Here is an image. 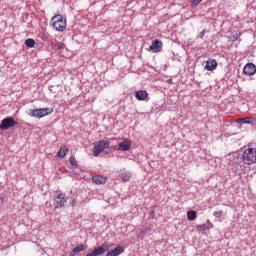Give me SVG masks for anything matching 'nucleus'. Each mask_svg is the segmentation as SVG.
I'll return each instance as SVG.
<instances>
[{
	"label": "nucleus",
	"mask_w": 256,
	"mask_h": 256,
	"mask_svg": "<svg viewBox=\"0 0 256 256\" xmlns=\"http://www.w3.org/2000/svg\"><path fill=\"white\" fill-rule=\"evenodd\" d=\"M50 25H52L55 31L63 32L67 29V19L61 14H56L51 18Z\"/></svg>",
	"instance_id": "1"
},
{
	"label": "nucleus",
	"mask_w": 256,
	"mask_h": 256,
	"mask_svg": "<svg viewBox=\"0 0 256 256\" xmlns=\"http://www.w3.org/2000/svg\"><path fill=\"white\" fill-rule=\"evenodd\" d=\"M117 142V138H111L110 140H100L97 144L94 145L93 155L94 157H99L101 153L105 151V149H109L111 143Z\"/></svg>",
	"instance_id": "2"
},
{
	"label": "nucleus",
	"mask_w": 256,
	"mask_h": 256,
	"mask_svg": "<svg viewBox=\"0 0 256 256\" xmlns=\"http://www.w3.org/2000/svg\"><path fill=\"white\" fill-rule=\"evenodd\" d=\"M242 163L244 165H255L256 164V148H247L244 150L242 156Z\"/></svg>",
	"instance_id": "3"
},
{
	"label": "nucleus",
	"mask_w": 256,
	"mask_h": 256,
	"mask_svg": "<svg viewBox=\"0 0 256 256\" xmlns=\"http://www.w3.org/2000/svg\"><path fill=\"white\" fill-rule=\"evenodd\" d=\"M53 108H36L30 109L28 115L30 117H36L38 119H43V117H47V115H51L53 113Z\"/></svg>",
	"instance_id": "4"
},
{
	"label": "nucleus",
	"mask_w": 256,
	"mask_h": 256,
	"mask_svg": "<svg viewBox=\"0 0 256 256\" xmlns=\"http://www.w3.org/2000/svg\"><path fill=\"white\" fill-rule=\"evenodd\" d=\"M16 125H19V122H17V120H15L13 116H8L1 120L0 131H7L9 129H13V127H16Z\"/></svg>",
	"instance_id": "5"
},
{
	"label": "nucleus",
	"mask_w": 256,
	"mask_h": 256,
	"mask_svg": "<svg viewBox=\"0 0 256 256\" xmlns=\"http://www.w3.org/2000/svg\"><path fill=\"white\" fill-rule=\"evenodd\" d=\"M109 251V245L107 243L101 244L98 247H95L93 251L86 254V256H101L105 255Z\"/></svg>",
	"instance_id": "6"
},
{
	"label": "nucleus",
	"mask_w": 256,
	"mask_h": 256,
	"mask_svg": "<svg viewBox=\"0 0 256 256\" xmlns=\"http://www.w3.org/2000/svg\"><path fill=\"white\" fill-rule=\"evenodd\" d=\"M65 203H67V198H65V194H58L56 197H54L55 209H61V207H65Z\"/></svg>",
	"instance_id": "7"
},
{
	"label": "nucleus",
	"mask_w": 256,
	"mask_h": 256,
	"mask_svg": "<svg viewBox=\"0 0 256 256\" xmlns=\"http://www.w3.org/2000/svg\"><path fill=\"white\" fill-rule=\"evenodd\" d=\"M162 49H163V42L160 41L159 39L154 40L150 45V51H152V53H161Z\"/></svg>",
	"instance_id": "8"
},
{
	"label": "nucleus",
	"mask_w": 256,
	"mask_h": 256,
	"mask_svg": "<svg viewBox=\"0 0 256 256\" xmlns=\"http://www.w3.org/2000/svg\"><path fill=\"white\" fill-rule=\"evenodd\" d=\"M207 223L208 224L196 225L197 231H199L203 235H206L209 229H213V223H211L210 220H207Z\"/></svg>",
	"instance_id": "9"
},
{
	"label": "nucleus",
	"mask_w": 256,
	"mask_h": 256,
	"mask_svg": "<svg viewBox=\"0 0 256 256\" xmlns=\"http://www.w3.org/2000/svg\"><path fill=\"white\" fill-rule=\"evenodd\" d=\"M131 149V140L125 138L122 142L118 143V151H129Z\"/></svg>",
	"instance_id": "10"
},
{
	"label": "nucleus",
	"mask_w": 256,
	"mask_h": 256,
	"mask_svg": "<svg viewBox=\"0 0 256 256\" xmlns=\"http://www.w3.org/2000/svg\"><path fill=\"white\" fill-rule=\"evenodd\" d=\"M243 73H244V75H247L248 77L255 75L256 65H244Z\"/></svg>",
	"instance_id": "11"
},
{
	"label": "nucleus",
	"mask_w": 256,
	"mask_h": 256,
	"mask_svg": "<svg viewBox=\"0 0 256 256\" xmlns=\"http://www.w3.org/2000/svg\"><path fill=\"white\" fill-rule=\"evenodd\" d=\"M135 97L137 101H147V99L149 98V93L147 92V90L136 91Z\"/></svg>",
	"instance_id": "12"
},
{
	"label": "nucleus",
	"mask_w": 256,
	"mask_h": 256,
	"mask_svg": "<svg viewBox=\"0 0 256 256\" xmlns=\"http://www.w3.org/2000/svg\"><path fill=\"white\" fill-rule=\"evenodd\" d=\"M125 251V248L121 245H117L113 250H110L106 253V256H119Z\"/></svg>",
	"instance_id": "13"
},
{
	"label": "nucleus",
	"mask_w": 256,
	"mask_h": 256,
	"mask_svg": "<svg viewBox=\"0 0 256 256\" xmlns=\"http://www.w3.org/2000/svg\"><path fill=\"white\" fill-rule=\"evenodd\" d=\"M92 181L95 183V185H105V183H107V177L102 175H95L92 177Z\"/></svg>",
	"instance_id": "14"
},
{
	"label": "nucleus",
	"mask_w": 256,
	"mask_h": 256,
	"mask_svg": "<svg viewBox=\"0 0 256 256\" xmlns=\"http://www.w3.org/2000/svg\"><path fill=\"white\" fill-rule=\"evenodd\" d=\"M67 153H69V148L67 146H62L57 153V157L60 159H65Z\"/></svg>",
	"instance_id": "15"
},
{
	"label": "nucleus",
	"mask_w": 256,
	"mask_h": 256,
	"mask_svg": "<svg viewBox=\"0 0 256 256\" xmlns=\"http://www.w3.org/2000/svg\"><path fill=\"white\" fill-rule=\"evenodd\" d=\"M119 177L122 181H130L132 175L131 172L124 171L119 174Z\"/></svg>",
	"instance_id": "16"
},
{
	"label": "nucleus",
	"mask_w": 256,
	"mask_h": 256,
	"mask_svg": "<svg viewBox=\"0 0 256 256\" xmlns=\"http://www.w3.org/2000/svg\"><path fill=\"white\" fill-rule=\"evenodd\" d=\"M187 219L188 221H195V219H197V211L189 210L187 212Z\"/></svg>",
	"instance_id": "17"
},
{
	"label": "nucleus",
	"mask_w": 256,
	"mask_h": 256,
	"mask_svg": "<svg viewBox=\"0 0 256 256\" xmlns=\"http://www.w3.org/2000/svg\"><path fill=\"white\" fill-rule=\"evenodd\" d=\"M255 119L253 117H246V118H240L238 120V123H243L246 125H251Z\"/></svg>",
	"instance_id": "18"
},
{
	"label": "nucleus",
	"mask_w": 256,
	"mask_h": 256,
	"mask_svg": "<svg viewBox=\"0 0 256 256\" xmlns=\"http://www.w3.org/2000/svg\"><path fill=\"white\" fill-rule=\"evenodd\" d=\"M87 249V245L79 244L78 246L74 247V253H81V251H85Z\"/></svg>",
	"instance_id": "19"
},
{
	"label": "nucleus",
	"mask_w": 256,
	"mask_h": 256,
	"mask_svg": "<svg viewBox=\"0 0 256 256\" xmlns=\"http://www.w3.org/2000/svg\"><path fill=\"white\" fill-rule=\"evenodd\" d=\"M69 161H70V165H72V167H75V169L79 167V164L77 163V159H75V156H71Z\"/></svg>",
	"instance_id": "20"
},
{
	"label": "nucleus",
	"mask_w": 256,
	"mask_h": 256,
	"mask_svg": "<svg viewBox=\"0 0 256 256\" xmlns=\"http://www.w3.org/2000/svg\"><path fill=\"white\" fill-rule=\"evenodd\" d=\"M25 45H27L30 48L35 47V40L31 39V38H28L25 41Z\"/></svg>",
	"instance_id": "21"
},
{
	"label": "nucleus",
	"mask_w": 256,
	"mask_h": 256,
	"mask_svg": "<svg viewBox=\"0 0 256 256\" xmlns=\"http://www.w3.org/2000/svg\"><path fill=\"white\" fill-rule=\"evenodd\" d=\"M204 69L205 71H215V69H217V65H205Z\"/></svg>",
	"instance_id": "22"
},
{
	"label": "nucleus",
	"mask_w": 256,
	"mask_h": 256,
	"mask_svg": "<svg viewBox=\"0 0 256 256\" xmlns=\"http://www.w3.org/2000/svg\"><path fill=\"white\" fill-rule=\"evenodd\" d=\"M241 37V32H235L232 34V41H237Z\"/></svg>",
	"instance_id": "23"
},
{
	"label": "nucleus",
	"mask_w": 256,
	"mask_h": 256,
	"mask_svg": "<svg viewBox=\"0 0 256 256\" xmlns=\"http://www.w3.org/2000/svg\"><path fill=\"white\" fill-rule=\"evenodd\" d=\"M213 215L214 217H217V219H220V217H223V210L215 211Z\"/></svg>",
	"instance_id": "24"
},
{
	"label": "nucleus",
	"mask_w": 256,
	"mask_h": 256,
	"mask_svg": "<svg viewBox=\"0 0 256 256\" xmlns=\"http://www.w3.org/2000/svg\"><path fill=\"white\" fill-rule=\"evenodd\" d=\"M206 65H217V60L209 59L208 61H206Z\"/></svg>",
	"instance_id": "25"
},
{
	"label": "nucleus",
	"mask_w": 256,
	"mask_h": 256,
	"mask_svg": "<svg viewBox=\"0 0 256 256\" xmlns=\"http://www.w3.org/2000/svg\"><path fill=\"white\" fill-rule=\"evenodd\" d=\"M201 1H203V0H192V1H191V4H192L194 7H197V5H199V3H201Z\"/></svg>",
	"instance_id": "26"
},
{
	"label": "nucleus",
	"mask_w": 256,
	"mask_h": 256,
	"mask_svg": "<svg viewBox=\"0 0 256 256\" xmlns=\"http://www.w3.org/2000/svg\"><path fill=\"white\" fill-rule=\"evenodd\" d=\"M3 203H5V197L3 194H0V205H3Z\"/></svg>",
	"instance_id": "27"
},
{
	"label": "nucleus",
	"mask_w": 256,
	"mask_h": 256,
	"mask_svg": "<svg viewBox=\"0 0 256 256\" xmlns=\"http://www.w3.org/2000/svg\"><path fill=\"white\" fill-rule=\"evenodd\" d=\"M110 149H112V151H119V146L114 145V146H111Z\"/></svg>",
	"instance_id": "28"
},
{
	"label": "nucleus",
	"mask_w": 256,
	"mask_h": 256,
	"mask_svg": "<svg viewBox=\"0 0 256 256\" xmlns=\"http://www.w3.org/2000/svg\"><path fill=\"white\" fill-rule=\"evenodd\" d=\"M77 255V252H75V248L72 249V251L70 252V256H75Z\"/></svg>",
	"instance_id": "29"
},
{
	"label": "nucleus",
	"mask_w": 256,
	"mask_h": 256,
	"mask_svg": "<svg viewBox=\"0 0 256 256\" xmlns=\"http://www.w3.org/2000/svg\"><path fill=\"white\" fill-rule=\"evenodd\" d=\"M70 205H71V207H75V198H73V199L70 201Z\"/></svg>",
	"instance_id": "30"
},
{
	"label": "nucleus",
	"mask_w": 256,
	"mask_h": 256,
	"mask_svg": "<svg viewBox=\"0 0 256 256\" xmlns=\"http://www.w3.org/2000/svg\"><path fill=\"white\" fill-rule=\"evenodd\" d=\"M53 87H55V86H49L48 89H49L50 93H56L55 90H53Z\"/></svg>",
	"instance_id": "31"
},
{
	"label": "nucleus",
	"mask_w": 256,
	"mask_h": 256,
	"mask_svg": "<svg viewBox=\"0 0 256 256\" xmlns=\"http://www.w3.org/2000/svg\"><path fill=\"white\" fill-rule=\"evenodd\" d=\"M150 217H151V218L155 217V210H152V211L150 212Z\"/></svg>",
	"instance_id": "32"
},
{
	"label": "nucleus",
	"mask_w": 256,
	"mask_h": 256,
	"mask_svg": "<svg viewBox=\"0 0 256 256\" xmlns=\"http://www.w3.org/2000/svg\"><path fill=\"white\" fill-rule=\"evenodd\" d=\"M203 35H205V31H202V32H201V37H203Z\"/></svg>",
	"instance_id": "33"
},
{
	"label": "nucleus",
	"mask_w": 256,
	"mask_h": 256,
	"mask_svg": "<svg viewBox=\"0 0 256 256\" xmlns=\"http://www.w3.org/2000/svg\"><path fill=\"white\" fill-rule=\"evenodd\" d=\"M246 65H253V63L249 62V63H246Z\"/></svg>",
	"instance_id": "34"
},
{
	"label": "nucleus",
	"mask_w": 256,
	"mask_h": 256,
	"mask_svg": "<svg viewBox=\"0 0 256 256\" xmlns=\"http://www.w3.org/2000/svg\"><path fill=\"white\" fill-rule=\"evenodd\" d=\"M106 153V155H109V152H105Z\"/></svg>",
	"instance_id": "35"
},
{
	"label": "nucleus",
	"mask_w": 256,
	"mask_h": 256,
	"mask_svg": "<svg viewBox=\"0 0 256 256\" xmlns=\"http://www.w3.org/2000/svg\"><path fill=\"white\" fill-rule=\"evenodd\" d=\"M0 71H3V70H1V67H0Z\"/></svg>",
	"instance_id": "36"
}]
</instances>
